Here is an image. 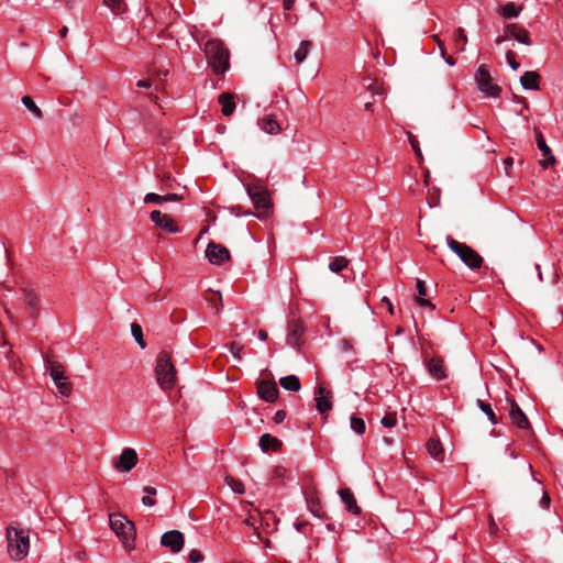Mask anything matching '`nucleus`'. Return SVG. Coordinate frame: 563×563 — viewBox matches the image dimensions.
<instances>
[{
	"label": "nucleus",
	"instance_id": "34",
	"mask_svg": "<svg viewBox=\"0 0 563 563\" xmlns=\"http://www.w3.org/2000/svg\"><path fill=\"white\" fill-rule=\"evenodd\" d=\"M131 333H132L133 338L135 339V341L137 342V344L140 345V347L145 349L146 342L144 341V338H143L142 327L139 323L133 322L131 324Z\"/></svg>",
	"mask_w": 563,
	"mask_h": 563
},
{
	"label": "nucleus",
	"instance_id": "5",
	"mask_svg": "<svg viewBox=\"0 0 563 563\" xmlns=\"http://www.w3.org/2000/svg\"><path fill=\"white\" fill-rule=\"evenodd\" d=\"M446 243L450 250L454 252L468 268L475 271L482 267L484 260L473 247L454 240L450 235L446 236Z\"/></svg>",
	"mask_w": 563,
	"mask_h": 563
},
{
	"label": "nucleus",
	"instance_id": "10",
	"mask_svg": "<svg viewBox=\"0 0 563 563\" xmlns=\"http://www.w3.org/2000/svg\"><path fill=\"white\" fill-rule=\"evenodd\" d=\"M257 395L267 402H274L279 394L277 385L274 380L260 379L256 382Z\"/></svg>",
	"mask_w": 563,
	"mask_h": 563
},
{
	"label": "nucleus",
	"instance_id": "55",
	"mask_svg": "<svg viewBox=\"0 0 563 563\" xmlns=\"http://www.w3.org/2000/svg\"><path fill=\"white\" fill-rule=\"evenodd\" d=\"M142 504L147 507H152L156 504V500L153 499L151 496H144L142 498Z\"/></svg>",
	"mask_w": 563,
	"mask_h": 563
},
{
	"label": "nucleus",
	"instance_id": "53",
	"mask_svg": "<svg viewBox=\"0 0 563 563\" xmlns=\"http://www.w3.org/2000/svg\"><path fill=\"white\" fill-rule=\"evenodd\" d=\"M367 89L373 92V95H384L383 89H380L376 84L372 82L367 86Z\"/></svg>",
	"mask_w": 563,
	"mask_h": 563
},
{
	"label": "nucleus",
	"instance_id": "23",
	"mask_svg": "<svg viewBox=\"0 0 563 563\" xmlns=\"http://www.w3.org/2000/svg\"><path fill=\"white\" fill-rule=\"evenodd\" d=\"M258 125L264 132L272 135L279 133L282 130L279 123L272 115H267L258 121Z\"/></svg>",
	"mask_w": 563,
	"mask_h": 563
},
{
	"label": "nucleus",
	"instance_id": "54",
	"mask_svg": "<svg viewBox=\"0 0 563 563\" xmlns=\"http://www.w3.org/2000/svg\"><path fill=\"white\" fill-rule=\"evenodd\" d=\"M285 417H286V412L284 410H278V411H276V413L274 416V421L276 423H280L284 421Z\"/></svg>",
	"mask_w": 563,
	"mask_h": 563
},
{
	"label": "nucleus",
	"instance_id": "8",
	"mask_svg": "<svg viewBox=\"0 0 563 563\" xmlns=\"http://www.w3.org/2000/svg\"><path fill=\"white\" fill-rule=\"evenodd\" d=\"M206 255L211 264L221 265L230 260L229 250L218 243L210 242L206 250Z\"/></svg>",
	"mask_w": 563,
	"mask_h": 563
},
{
	"label": "nucleus",
	"instance_id": "57",
	"mask_svg": "<svg viewBox=\"0 0 563 563\" xmlns=\"http://www.w3.org/2000/svg\"><path fill=\"white\" fill-rule=\"evenodd\" d=\"M136 86H137L139 88H145V89H148V88H151V86H152V81H151V80H139V81L136 82Z\"/></svg>",
	"mask_w": 563,
	"mask_h": 563
},
{
	"label": "nucleus",
	"instance_id": "35",
	"mask_svg": "<svg viewBox=\"0 0 563 563\" xmlns=\"http://www.w3.org/2000/svg\"><path fill=\"white\" fill-rule=\"evenodd\" d=\"M21 101L27 108V110L31 111L36 118H43L42 110L35 104L31 97L24 96Z\"/></svg>",
	"mask_w": 563,
	"mask_h": 563
},
{
	"label": "nucleus",
	"instance_id": "50",
	"mask_svg": "<svg viewBox=\"0 0 563 563\" xmlns=\"http://www.w3.org/2000/svg\"><path fill=\"white\" fill-rule=\"evenodd\" d=\"M139 453L133 448H125L118 457H137Z\"/></svg>",
	"mask_w": 563,
	"mask_h": 563
},
{
	"label": "nucleus",
	"instance_id": "56",
	"mask_svg": "<svg viewBox=\"0 0 563 563\" xmlns=\"http://www.w3.org/2000/svg\"><path fill=\"white\" fill-rule=\"evenodd\" d=\"M512 164H514V158L512 157H507V158L504 159L505 170H506L507 175H510L509 174V169L512 166Z\"/></svg>",
	"mask_w": 563,
	"mask_h": 563
},
{
	"label": "nucleus",
	"instance_id": "62",
	"mask_svg": "<svg viewBox=\"0 0 563 563\" xmlns=\"http://www.w3.org/2000/svg\"><path fill=\"white\" fill-rule=\"evenodd\" d=\"M156 75H157V77H158L159 79L165 78V77H167V76H168V70H167V69L158 70Z\"/></svg>",
	"mask_w": 563,
	"mask_h": 563
},
{
	"label": "nucleus",
	"instance_id": "64",
	"mask_svg": "<svg viewBox=\"0 0 563 563\" xmlns=\"http://www.w3.org/2000/svg\"><path fill=\"white\" fill-rule=\"evenodd\" d=\"M497 530V525L495 523L494 519L490 517V532L495 533Z\"/></svg>",
	"mask_w": 563,
	"mask_h": 563
},
{
	"label": "nucleus",
	"instance_id": "11",
	"mask_svg": "<svg viewBox=\"0 0 563 563\" xmlns=\"http://www.w3.org/2000/svg\"><path fill=\"white\" fill-rule=\"evenodd\" d=\"M507 402L509 404V418L511 422L520 429H528L530 427L529 420L518 404L509 397H507Z\"/></svg>",
	"mask_w": 563,
	"mask_h": 563
},
{
	"label": "nucleus",
	"instance_id": "26",
	"mask_svg": "<svg viewBox=\"0 0 563 563\" xmlns=\"http://www.w3.org/2000/svg\"><path fill=\"white\" fill-rule=\"evenodd\" d=\"M280 386L289 391H299L301 388V384L299 378L296 375L284 376L279 379Z\"/></svg>",
	"mask_w": 563,
	"mask_h": 563
},
{
	"label": "nucleus",
	"instance_id": "19",
	"mask_svg": "<svg viewBox=\"0 0 563 563\" xmlns=\"http://www.w3.org/2000/svg\"><path fill=\"white\" fill-rule=\"evenodd\" d=\"M534 133H536L537 145H538L539 150L542 152V155L545 157V159L541 161L540 164L542 165L543 168H548L549 165H552L555 163V157L553 156L552 151L549 147V145L545 143L541 131L536 128Z\"/></svg>",
	"mask_w": 563,
	"mask_h": 563
},
{
	"label": "nucleus",
	"instance_id": "42",
	"mask_svg": "<svg viewBox=\"0 0 563 563\" xmlns=\"http://www.w3.org/2000/svg\"><path fill=\"white\" fill-rule=\"evenodd\" d=\"M428 203L430 207L440 206V189L433 188L428 197Z\"/></svg>",
	"mask_w": 563,
	"mask_h": 563
},
{
	"label": "nucleus",
	"instance_id": "9",
	"mask_svg": "<svg viewBox=\"0 0 563 563\" xmlns=\"http://www.w3.org/2000/svg\"><path fill=\"white\" fill-rule=\"evenodd\" d=\"M184 534L179 530H170L161 537V544L169 548L172 552L178 553L184 548Z\"/></svg>",
	"mask_w": 563,
	"mask_h": 563
},
{
	"label": "nucleus",
	"instance_id": "22",
	"mask_svg": "<svg viewBox=\"0 0 563 563\" xmlns=\"http://www.w3.org/2000/svg\"><path fill=\"white\" fill-rule=\"evenodd\" d=\"M540 78L537 71H525L520 77V84L525 89L538 90Z\"/></svg>",
	"mask_w": 563,
	"mask_h": 563
},
{
	"label": "nucleus",
	"instance_id": "60",
	"mask_svg": "<svg viewBox=\"0 0 563 563\" xmlns=\"http://www.w3.org/2000/svg\"><path fill=\"white\" fill-rule=\"evenodd\" d=\"M163 298H159L157 294H151L147 296V301L148 302H155V301H158V300H162Z\"/></svg>",
	"mask_w": 563,
	"mask_h": 563
},
{
	"label": "nucleus",
	"instance_id": "18",
	"mask_svg": "<svg viewBox=\"0 0 563 563\" xmlns=\"http://www.w3.org/2000/svg\"><path fill=\"white\" fill-rule=\"evenodd\" d=\"M504 31L519 43L531 45L530 33L523 26L517 23H510L505 26Z\"/></svg>",
	"mask_w": 563,
	"mask_h": 563
},
{
	"label": "nucleus",
	"instance_id": "20",
	"mask_svg": "<svg viewBox=\"0 0 563 563\" xmlns=\"http://www.w3.org/2000/svg\"><path fill=\"white\" fill-rule=\"evenodd\" d=\"M258 445L263 453L268 454L279 452L283 446V442L269 433H265L260 438Z\"/></svg>",
	"mask_w": 563,
	"mask_h": 563
},
{
	"label": "nucleus",
	"instance_id": "25",
	"mask_svg": "<svg viewBox=\"0 0 563 563\" xmlns=\"http://www.w3.org/2000/svg\"><path fill=\"white\" fill-rule=\"evenodd\" d=\"M219 103L222 106V113L225 117L231 115L235 110L233 96L229 92H223L219 96Z\"/></svg>",
	"mask_w": 563,
	"mask_h": 563
},
{
	"label": "nucleus",
	"instance_id": "49",
	"mask_svg": "<svg viewBox=\"0 0 563 563\" xmlns=\"http://www.w3.org/2000/svg\"><path fill=\"white\" fill-rule=\"evenodd\" d=\"M243 346L236 342H232L231 345H230V352L238 358V360H241V351H242Z\"/></svg>",
	"mask_w": 563,
	"mask_h": 563
},
{
	"label": "nucleus",
	"instance_id": "7",
	"mask_svg": "<svg viewBox=\"0 0 563 563\" xmlns=\"http://www.w3.org/2000/svg\"><path fill=\"white\" fill-rule=\"evenodd\" d=\"M475 81L478 86V89L487 97H498L501 92V88L493 82V77L488 70L487 65L485 64L481 65L476 70Z\"/></svg>",
	"mask_w": 563,
	"mask_h": 563
},
{
	"label": "nucleus",
	"instance_id": "63",
	"mask_svg": "<svg viewBox=\"0 0 563 563\" xmlns=\"http://www.w3.org/2000/svg\"><path fill=\"white\" fill-rule=\"evenodd\" d=\"M267 336H268V334L266 331L260 330V332H258L260 340L265 341V340H267Z\"/></svg>",
	"mask_w": 563,
	"mask_h": 563
},
{
	"label": "nucleus",
	"instance_id": "32",
	"mask_svg": "<svg viewBox=\"0 0 563 563\" xmlns=\"http://www.w3.org/2000/svg\"><path fill=\"white\" fill-rule=\"evenodd\" d=\"M205 299L212 305L217 310L220 309L222 305V296L220 291L209 289L205 294Z\"/></svg>",
	"mask_w": 563,
	"mask_h": 563
},
{
	"label": "nucleus",
	"instance_id": "52",
	"mask_svg": "<svg viewBox=\"0 0 563 563\" xmlns=\"http://www.w3.org/2000/svg\"><path fill=\"white\" fill-rule=\"evenodd\" d=\"M163 198H164V202L180 201L184 199L183 195H178V194H167V195L163 196Z\"/></svg>",
	"mask_w": 563,
	"mask_h": 563
},
{
	"label": "nucleus",
	"instance_id": "33",
	"mask_svg": "<svg viewBox=\"0 0 563 563\" xmlns=\"http://www.w3.org/2000/svg\"><path fill=\"white\" fill-rule=\"evenodd\" d=\"M349 264V261L344 256H335L329 264V268L333 273H340Z\"/></svg>",
	"mask_w": 563,
	"mask_h": 563
},
{
	"label": "nucleus",
	"instance_id": "24",
	"mask_svg": "<svg viewBox=\"0 0 563 563\" xmlns=\"http://www.w3.org/2000/svg\"><path fill=\"white\" fill-rule=\"evenodd\" d=\"M45 366L46 369L49 372L53 382L60 380L64 379V377H66L64 366L62 364L53 362L49 358H46Z\"/></svg>",
	"mask_w": 563,
	"mask_h": 563
},
{
	"label": "nucleus",
	"instance_id": "44",
	"mask_svg": "<svg viewBox=\"0 0 563 563\" xmlns=\"http://www.w3.org/2000/svg\"><path fill=\"white\" fill-rule=\"evenodd\" d=\"M145 203H163L164 198L162 195L150 192L144 197Z\"/></svg>",
	"mask_w": 563,
	"mask_h": 563
},
{
	"label": "nucleus",
	"instance_id": "40",
	"mask_svg": "<svg viewBox=\"0 0 563 563\" xmlns=\"http://www.w3.org/2000/svg\"><path fill=\"white\" fill-rule=\"evenodd\" d=\"M478 407L483 412H485L492 423H497V417L495 412L493 411L490 405L485 404L483 400H477Z\"/></svg>",
	"mask_w": 563,
	"mask_h": 563
},
{
	"label": "nucleus",
	"instance_id": "4",
	"mask_svg": "<svg viewBox=\"0 0 563 563\" xmlns=\"http://www.w3.org/2000/svg\"><path fill=\"white\" fill-rule=\"evenodd\" d=\"M110 527L121 539L123 547L131 551L134 548L135 528L134 523L121 514L109 516Z\"/></svg>",
	"mask_w": 563,
	"mask_h": 563
},
{
	"label": "nucleus",
	"instance_id": "39",
	"mask_svg": "<svg viewBox=\"0 0 563 563\" xmlns=\"http://www.w3.org/2000/svg\"><path fill=\"white\" fill-rule=\"evenodd\" d=\"M351 428L357 434H363L365 432V422L362 418L352 416L351 417Z\"/></svg>",
	"mask_w": 563,
	"mask_h": 563
},
{
	"label": "nucleus",
	"instance_id": "31",
	"mask_svg": "<svg viewBox=\"0 0 563 563\" xmlns=\"http://www.w3.org/2000/svg\"><path fill=\"white\" fill-rule=\"evenodd\" d=\"M311 47H312V42L302 41L299 48L295 52L296 62L302 63L306 59Z\"/></svg>",
	"mask_w": 563,
	"mask_h": 563
},
{
	"label": "nucleus",
	"instance_id": "13",
	"mask_svg": "<svg viewBox=\"0 0 563 563\" xmlns=\"http://www.w3.org/2000/svg\"><path fill=\"white\" fill-rule=\"evenodd\" d=\"M528 468L530 471V476H529V483H528V489L529 492L537 498V497H541L540 499V505L542 508H547L549 507L550 505V496L549 494L541 487V484L540 482H538L533 474H532V466L529 464L528 465Z\"/></svg>",
	"mask_w": 563,
	"mask_h": 563
},
{
	"label": "nucleus",
	"instance_id": "59",
	"mask_svg": "<svg viewBox=\"0 0 563 563\" xmlns=\"http://www.w3.org/2000/svg\"><path fill=\"white\" fill-rule=\"evenodd\" d=\"M143 490H144V493L147 494V496H154L157 493L156 488H154L152 486H145Z\"/></svg>",
	"mask_w": 563,
	"mask_h": 563
},
{
	"label": "nucleus",
	"instance_id": "38",
	"mask_svg": "<svg viewBox=\"0 0 563 563\" xmlns=\"http://www.w3.org/2000/svg\"><path fill=\"white\" fill-rule=\"evenodd\" d=\"M225 483L231 487V489L236 494L244 493V485L241 481L234 478L231 475L225 476Z\"/></svg>",
	"mask_w": 563,
	"mask_h": 563
},
{
	"label": "nucleus",
	"instance_id": "27",
	"mask_svg": "<svg viewBox=\"0 0 563 563\" xmlns=\"http://www.w3.org/2000/svg\"><path fill=\"white\" fill-rule=\"evenodd\" d=\"M417 290L419 294V297L416 298L417 303L432 310L435 309V306L430 300L423 298L427 295V287L423 280H417Z\"/></svg>",
	"mask_w": 563,
	"mask_h": 563
},
{
	"label": "nucleus",
	"instance_id": "51",
	"mask_svg": "<svg viewBox=\"0 0 563 563\" xmlns=\"http://www.w3.org/2000/svg\"><path fill=\"white\" fill-rule=\"evenodd\" d=\"M184 314H185V312L183 310L173 311V313L170 316L172 322L178 323V322L183 321L185 318Z\"/></svg>",
	"mask_w": 563,
	"mask_h": 563
},
{
	"label": "nucleus",
	"instance_id": "3",
	"mask_svg": "<svg viewBox=\"0 0 563 563\" xmlns=\"http://www.w3.org/2000/svg\"><path fill=\"white\" fill-rule=\"evenodd\" d=\"M155 376L158 385L164 390L172 389L177 380V371L172 362L170 355L161 351L156 358Z\"/></svg>",
	"mask_w": 563,
	"mask_h": 563
},
{
	"label": "nucleus",
	"instance_id": "58",
	"mask_svg": "<svg viewBox=\"0 0 563 563\" xmlns=\"http://www.w3.org/2000/svg\"><path fill=\"white\" fill-rule=\"evenodd\" d=\"M382 301H383L384 303H386V307H387V309H388V312H389L390 314H393V313H394V307H393V303L390 302V300H389L387 297H384V298L382 299Z\"/></svg>",
	"mask_w": 563,
	"mask_h": 563
},
{
	"label": "nucleus",
	"instance_id": "12",
	"mask_svg": "<svg viewBox=\"0 0 563 563\" xmlns=\"http://www.w3.org/2000/svg\"><path fill=\"white\" fill-rule=\"evenodd\" d=\"M151 220L155 223L156 227L168 233H177L179 232V228L176 222L168 216L162 213L159 210H154L151 212Z\"/></svg>",
	"mask_w": 563,
	"mask_h": 563
},
{
	"label": "nucleus",
	"instance_id": "28",
	"mask_svg": "<svg viewBox=\"0 0 563 563\" xmlns=\"http://www.w3.org/2000/svg\"><path fill=\"white\" fill-rule=\"evenodd\" d=\"M521 11H522V5H516L514 2H508L507 4L500 7L498 10V12L505 19L517 18Z\"/></svg>",
	"mask_w": 563,
	"mask_h": 563
},
{
	"label": "nucleus",
	"instance_id": "1",
	"mask_svg": "<svg viewBox=\"0 0 563 563\" xmlns=\"http://www.w3.org/2000/svg\"><path fill=\"white\" fill-rule=\"evenodd\" d=\"M8 552L14 560L24 559L30 549L29 530L9 526L7 528Z\"/></svg>",
	"mask_w": 563,
	"mask_h": 563
},
{
	"label": "nucleus",
	"instance_id": "6",
	"mask_svg": "<svg viewBox=\"0 0 563 563\" xmlns=\"http://www.w3.org/2000/svg\"><path fill=\"white\" fill-rule=\"evenodd\" d=\"M246 192L256 210L255 216L260 219L267 217L273 206L268 191L262 186L247 185Z\"/></svg>",
	"mask_w": 563,
	"mask_h": 563
},
{
	"label": "nucleus",
	"instance_id": "30",
	"mask_svg": "<svg viewBox=\"0 0 563 563\" xmlns=\"http://www.w3.org/2000/svg\"><path fill=\"white\" fill-rule=\"evenodd\" d=\"M426 446H427L428 453L432 457L439 456V455L444 453V449H443L441 442L439 440H437V439H430L427 442Z\"/></svg>",
	"mask_w": 563,
	"mask_h": 563
},
{
	"label": "nucleus",
	"instance_id": "29",
	"mask_svg": "<svg viewBox=\"0 0 563 563\" xmlns=\"http://www.w3.org/2000/svg\"><path fill=\"white\" fill-rule=\"evenodd\" d=\"M103 4L117 15H121L128 10L125 0H103Z\"/></svg>",
	"mask_w": 563,
	"mask_h": 563
},
{
	"label": "nucleus",
	"instance_id": "17",
	"mask_svg": "<svg viewBox=\"0 0 563 563\" xmlns=\"http://www.w3.org/2000/svg\"><path fill=\"white\" fill-rule=\"evenodd\" d=\"M303 325L298 320L288 323L287 343L292 347H299L302 341Z\"/></svg>",
	"mask_w": 563,
	"mask_h": 563
},
{
	"label": "nucleus",
	"instance_id": "47",
	"mask_svg": "<svg viewBox=\"0 0 563 563\" xmlns=\"http://www.w3.org/2000/svg\"><path fill=\"white\" fill-rule=\"evenodd\" d=\"M506 59L514 70H517L520 67L519 63L516 62L515 53L512 51H508L506 53Z\"/></svg>",
	"mask_w": 563,
	"mask_h": 563
},
{
	"label": "nucleus",
	"instance_id": "46",
	"mask_svg": "<svg viewBox=\"0 0 563 563\" xmlns=\"http://www.w3.org/2000/svg\"><path fill=\"white\" fill-rule=\"evenodd\" d=\"M174 181L168 174L162 176V190L174 189Z\"/></svg>",
	"mask_w": 563,
	"mask_h": 563
},
{
	"label": "nucleus",
	"instance_id": "2",
	"mask_svg": "<svg viewBox=\"0 0 563 563\" xmlns=\"http://www.w3.org/2000/svg\"><path fill=\"white\" fill-rule=\"evenodd\" d=\"M209 65L216 74H223L230 67V53L220 40H209L203 47Z\"/></svg>",
	"mask_w": 563,
	"mask_h": 563
},
{
	"label": "nucleus",
	"instance_id": "16",
	"mask_svg": "<svg viewBox=\"0 0 563 563\" xmlns=\"http://www.w3.org/2000/svg\"><path fill=\"white\" fill-rule=\"evenodd\" d=\"M21 292L23 295V301L26 305L30 317L36 318L38 314V295L32 288L29 287H22Z\"/></svg>",
	"mask_w": 563,
	"mask_h": 563
},
{
	"label": "nucleus",
	"instance_id": "43",
	"mask_svg": "<svg viewBox=\"0 0 563 563\" xmlns=\"http://www.w3.org/2000/svg\"><path fill=\"white\" fill-rule=\"evenodd\" d=\"M408 140H409V143H410L412 150L415 151L416 155L421 161L422 159V153H421V150H420L419 141L410 132H408Z\"/></svg>",
	"mask_w": 563,
	"mask_h": 563
},
{
	"label": "nucleus",
	"instance_id": "15",
	"mask_svg": "<svg viewBox=\"0 0 563 563\" xmlns=\"http://www.w3.org/2000/svg\"><path fill=\"white\" fill-rule=\"evenodd\" d=\"M331 391L327 390L323 386H318L314 389V400L317 409L320 413H325L332 408Z\"/></svg>",
	"mask_w": 563,
	"mask_h": 563
},
{
	"label": "nucleus",
	"instance_id": "41",
	"mask_svg": "<svg viewBox=\"0 0 563 563\" xmlns=\"http://www.w3.org/2000/svg\"><path fill=\"white\" fill-rule=\"evenodd\" d=\"M455 43L460 51H464V46L467 43V36L461 27L455 31Z\"/></svg>",
	"mask_w": 563,
	"mask_h": 563
},
{
	"label": "nucleus",
	"instance_id": "45",
	"mask_svg": "<svg viewBox=\"0 0 563 563\" xmlns=\"http://www.w3.org/2000/svg\"><path fill=\"white\" fill-rule=\"evenodd\" d=\"M396 422L397 419L395 413H387L382 419V424L387 428L394 427Z\"/></svg>",
	"mask_w": 563,
	"mask_h": 563
},
{
	"label": "nucleus",
	"instance_id": "37",
	"mask_svg": "<svg viewBox=\"0 0 563 563\" xmlns=\"http://www.w3.org/2000/svg\"><path fill=\"white\" fill-rule=\"evenodd\" d=\"M137 460H115L114 468L120 472H129L135 467Z\"/></svg>",
	"mask_w": 563,
	"mask_h": 563
},
{
	"label": "nucleus",
	"instance_id": "48",
	"mask_svg": "<svg viewBox=\"0 0 563 563\" xmlns=\"http://www.w3.org/2000/svg\"><path fill=\"white\" fill-rule=\"evenodd\" d=\"M188 559L191 563H200L203 560V555L198 550H191Z\"/></svg>",
	"mask_w": 563,
	"mask_h": 563
},
{
	"label": "nucleus",
	"instance_id": "36",
	"mask_svg": "<svg viewBox=\"0 0 563 563\" xmlns=\"http://www.w3.org/2000/svg\"><path fill=\"white\" fill-rule=\"evenodd\" d=\"M54 383L60 395L68 397L71 394L73 385L67 380V377H64V379L56 380Z\"/></svg>",
	"mask_w": 563,
	"mask_h": 563
},
{
	"label": "nucleus",
	"instance_id": "14",
	"mask_svg": "<svg viewBox=\"0 0 563 563\" xmlns=\"http://www.w3.org/2000/svg\"><path fill=\"white\" fill-rule=\"evenodd\" d=\"M426 366L429 374L438 380L446 378V368L443 358L433 356L426 360Z\"/></svg>",
	"mask_w": 563,
	"mask_h": 563
},
{
	"label": "nucleus",
	"instance_id": "61",
	"mask_svg": "<svg viewBox=\"0 0 563 563\" xmlns=\"http://www.w3.org/2000/svg\"><path fill=\"white\" fill-rule=\"evenodd\" d=\"M294 0H284V9L290 10L292 8Z\"/></svg>",
	"mask_w": 563,
	"mask_h": 563
},
{
	"label": "nucleus",
	"instance_id": "21",
	"mask_svg": "<svg viewBox=\"0 0 563 563\" xmlns=\"http://www.w3.org/2000/svg\"><path fill=\"white\" fill-rule=\"evenodd\" d=\"M339 495L345 505V508L347 511H350L353 515H360L361 508L358 507L356 499L354 497V494L350 488H342L339 490Z\"/></svg>",
	"mask_w": 563,
	"mask_h": 563
}]
</instances>
